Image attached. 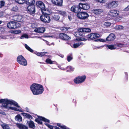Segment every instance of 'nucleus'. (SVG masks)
Returning <instances> with one entry per match:
<instances>
[{"label": "nucleus", "mask_w": 129, "mask_h": 129, "mask_svg": "<svg viewBox=\"0 0 129 129\" xmlns=\"http://www.w3.org/2000/svg\"><path fill=\"white\" fill-rule=\"evenodd\" d=\"M48 52H37L35 54L38 56L40 57H42L44 56H47V55H46V54H47Z\"/></svg>", "instance_id": "24"}, {"label": "nucleus", "mask_w": 129, "mask_h": 129, "mask_svg": "<svg viewBox=\"0 0 129 129\" xmlns=\"http://www.w3.org/2000/svg\"><path fill=\"white\" fill-rule=\"evenodd\" d=\"M54 128L55 129H60L59 127L55 126H54Z\"/></svg>", "instance_id": "55"}, {"label": "nucleus", "mask_w": 129, "mask_h": 129, "mask_svg": "<svg viewBox=\"0 0 129 129\" xmlns=\"http://www.w3.org/2000/svg\"><path fill=\"white\" fill-rule=\"evenodd\" d=\"M15 120L17 121L20 122L22 121V118L20 114H18L15 117Z\"/></svg>", "instance_id": "29"}, {"label": "nucleus", "mask_w": 129, "mask_h": 129, "mask_svg": "<svg viewBox=\"0 0 129 129\" xmlns=\"http://www.w3.org/2000/svg\"><path fill=\"white\" fill-rule=\"evenodd\" d=\"M123 11H129V5H128L126 8H124Z\"/></svg>", "instance_id": "46"}, {"label": "nucleus", "mask_w": 129, "mask_h": 129, "mask_svg": "<svg viewBox=\"0 0 129 129\" xmlns=\"http://www.w3.org/2000/svg\"><path fill=\"white\" fill-rule=\"evenodd\" d=\"M96 1L100 3H104L105 0H95Z\"/></svg>", "instance_id": "49"}, {"label": "nucleus", "mask_w": 129, "mask_h": 129, "mask_svg": "<svg viewBox=\"0 0 129 129\" xmlns=\"http://www.w3.org/2000/svg\"><path fill=\"white\" fill-rule=\"evenodd\" d=\"M30 89L34 95L41 94L44 90L43 87L42 85L36 83H33L31 85Z\"/></svg>", "instance_id": "1"}, {"label": "nucleus", "mask_w": 129, "mask_h": 129, "mask_svg": "<svg viewBox=\"0 0 129 129\" xmlns=\"http://www.w3.org/2000/svg\"><path fill=\"white\" fill-rule=\"evenodd\" d=\"M86 78L85 75L81 76H78L75 78L74 79V83L76 84H79L83 83L85 81Z\"/></svg>", "instance_id": "6"}, {"label": "nucleus", "mask_w": 129, "mask_h": 129, "mask_svg": "<svg viewBox=\"0 0 129 129\" xmlns=\"http://www.w3.org/2000/svg\"><path fill=\"white\" fill-rule=\"evenodd\" d=\"M22 16L20 15H15L13 16V20L17 22H20L22 21Z\"/></svg>", "instance_id": "16"}, {"label": "nucleus", "mask_w": 129, "mask_h": 129, "mask_svg": "<svg viewBox=\"0 0 129 129\" xmlns=\"http://www.w3.org/2000/svg\"><path fill=\"white\" fill-rule=\"evenodd\" d=\"M69 28H70V27L69 28H68L64 27L63 28V29L64 30H68V29Z\"/></svg>", "instance_id": "54"}, {"label": "nucleus", "mask_w": 129, "mask_h": 129, "mask_svg": "<svg viewBox=\"0 0 129 129\" xmlns=\"http://www.w3.org/2000/svg\"><path fill=\"white\" fill-rule=\"evenodd\" d=\"M77 17L81 20H85L87 19L89 17L87 13L85 12H80L77 14Z\"/></svg>", "instance_id": "9"}, {"label": "nucleus", "mask_w": 129, "mask_h": 129, "mask_svg": "<svg viewBox=\"0 0 129 129\" xmlns=\"http://www.w3.org/2000/svg\"><path fill=\"white\" fill-rule=\"evenodd\" d=\"M106 47L109 49L112 50L115 49L116 48V47H115L114 45H107L106 46Z\"/></svg>", "instance_id": "32"}, {"label": "nucleus", "mask_w": 129, "mask_h": 129, "mask_svg": "<svg viewBox=\"0 0 129 129\" xmlns=\"http://www.w3.org/2000/svg\"><path fill=\"white\" fill-rule=\"evenodd\" d=\"M17 3L20 4H22L24 2L25 0H15Z\"/></svg>", "instance_id": "40"}, {"label": "nucleus", "mask_w": 129, "mask_h": 129, "mask_svg": "<svg viewBox=\"0 0 129 129\" xmlns=\"http://www.w3.org/2000/svg\"><path fill=\"white\" fill-rule=\"evenodd\" d=\"M2 27H0V30L2 29Z\"/></svg>", "instance_id": "58"}, {"label": "nucleus", "mask_w": 129, "mask_h": 129, "mask_svg": "<svg viewBox=\"0 0 129 129\" xmlns=\"http://www.w3.org/2000/svg\"><path fill=\"white\" fill-rule=\"evenodd\" d=\"M59 38L63 40H68L70 38L67 34L63 33H60L59 35Z\"/></svg>", "instance_id": "19"}, {"label": "nucleus", "mask_w": 129, "mask_h": 129, "mask_svg": "<svg viewBox=\"0 0 129 129\" xmlns=\"http://www.w3.org/2000/svg\"><path fill=\"white\" fill-rule=\"evenodd\" d=\"M45 62L47 64H52L53 63V61L50 58H47L45 60Z\"/></svg>", "instance_id": "35"}, {"label": "nucleus", "mask_w": 129, "mask_h": 129, "mask_svg": "<svg viewBox=\"0 0 129 129\" xmlns=\"http://www.w3.org/2000/svg\"><path fill=\"white\" fill-rule=\"evenodd\" d=\"M79 4L78 5H74L71 8V10L72 12L78 14L79 13L81 10V8Z\"/></svg>", "instance_id": "14"}, {"label": "nucleus", "mask_w": 129, "mask_h": 129, "mask_svg": "<svg viewBox=\"0 0 129 129\" xmlns=\"http://www.w3.org/2000/svg\"><path fill=\"white\" fill-rule=\"evenodd\" d=\"M127 79H128V75L127 76Z\"/></svg>", "instance_id": "60"}, {"label": "nucleus", "mask_w": 129, "mask_h": 129, "mask_svg": "<svg viewBox=\"0 0 129 129\" xmlns=\"http://www.w3.org/2000/svg\"><path fill=\"white\" fill-rule=\"evenodd\" d=\"M2 127L3 129H10L9 126L7 124L2 125Z\"/></svg>", "instance_id": "37"}, {"label": "nucleus", "mask_w": 129, "mask_h": 129, "mask_svg": "<svg viewBox=\"0 0 129 129\" xmlns=\"http://www.w3.org/2000/svg\"><path fill=\"white\" fill-rule=\"evenodd\" d=\"M79 46L80 45H84V44L82 42H79Z\"/></svg>", "instance_id": "51"}, {"label": "nucleus", "mask_w": 129, "mask_h": 129, "mask_svg": "<svg viewBox=\"0 0 129 129\" xmlns=\"http://www.w3.org/2000/svg\"><path fill=\"white\" fill-rule=\"evenodd\" d=\"M115 28L117 30H120L123 29V27L122 25H116Z\"/></svg>", "instance_id": "38"}, {"label": "nucleus", "mask_w": 129, "mask_h": 129, "mask_svg": "<svg viewBox=\"0 0 129 129\" xmlns=\"http://www.w3.org/2000/svg\"><path fill=\"white\" fill-rule=\"evenodd\" d=\"M5 4V2L3 0L0 1V8H2L4 6Z\"/></svg>", "instance_id": "36"}, {"label": "nucleus", "mask_w": 129, "mask_h": 129, "mask_svg": "<svg viewBox=\"0 0 129 129\" xmlns=\"http://www.w3.org/2000/svg\"><path fill=\"white\" fill-rule=\"evenodd\" d=\"M79 5H80L81 9L83 10H87L90 8L89 5L87 3L83 4L80 3Z\"/></svg>", "instance_id": "18"}, {"label": "nucleus", "mask_w": 129, "mask_h": 129, "mask_svg": "<svg viewBox=\"0 0 129 129\" xmlns=\"http://www.w3.org/2000/svg\"><path fill=\"white\" fill-rule=\"evenodd\" d=\"M42 15L40 17L41 21L45 23H48L50 22L51 19L49 14L44 12L42 13Z\"/></svg>", "instance_id": "5"}, {"label": "nucleus", "mask_w": 129, "mask_h": 129, "mask_svg": "<svg viewBox=\"0 0 129 129\" xmlns=\"http://www.w3.org/2000/svg\"><path fill=\"white\" fill-rule=\"evenodd\" d=\"M52 3L57 6H62L63 3V0H51Z\"/></svg>", "instance_id": "17"}, {"label": "nucleus", "mask_w": 129, "mask_h": 129, "mask_svg": "<svg viewBox=\"0 0 129 129\" xmlns=\"http://www.w3.org/2000/svg\"><path fill=\"white\" fill-rule=\"evenodd\" d=\"M73 59V57H72L71 56L68 55L67 57V61L69 62H70L71 60L72 59Z\"/></svg>", "instance_id": "43"}, {"label": "nucleus", "mask_w": 129, "mask_h": 129, "mask_svg": "<svg viewBox=\"0 0 129 129\" xmlns=\"http://www.w3.org/2000/svg\"><path fill=\"white\" fill-rule=\"evenodd\" d=\"M79 46V43H75L73 44V47L74 48H76Z\"/></svg>", "instance_id": "44"}, {"label": "nucleus", "mask_w": 129, "mask_h": 129, "mask_svg": "<svg viewBox=\"0 0 129 129\" xmlns=\"http://www.w3.org/2000/svg\"><path fill=\"white\" fill-rule=\"evenodd\" d=\"M91 31L90 28H79L78 29V31L76 33L77 37L79 38H81L80 36H83L85 37L84 34L89 33Z\"/></svg>", "instance_id": "4"}, {"label": "nucleus", "mask_w": 129, "mask_h": 129, "mask_svg": "<svg viewBox=\"0 0 129 129\" xmlns=\"http://www.w3.org/2000/svg\"><path fill=\"white\" fill-rule=\"evenodd\" d=\"M44 124L46 126H47L50 129H53V127H54V126L50 125L48 124L45 123Z\"/></svg>", "instance_id": "39"}, {"label": "nucleus", "mask_w": 129, "mask_h": 129, "mask_svg": "<svg viewBox=\"0 0 129 129\" xmlns=\"http://www.w3.org/2000/svg\"><path fill=\"white\" fill-rule=\"evenodd\" d=\"M26 4L28 5H35V0H25Z\"/></svg>", "instance_id": "23"}, {"label": "nucleus", "mask_w": 129, "mask_h": 129, "mask_svg": "<svg viewBox=\"0 0 129 129\" xmlns=\"http://www.w3.org/2000/svg\"><path fill=\"white\" fill-rule=\"evenodd\" d=\"M1 23H2L1 21H0V24Z\"/></svg>", "instance_id": "59"}, {"label": "nucleus", "mask_w": 129, "mask_h": 129, "mask_svg": "<svg viewBox=\"0 0 129 129\" xmlns=\"http://www.w3.org/2000/svg\"><path fill=\"white\" fill-rule=\"evenodd\" d=\"M3 55L1 53H0V56L1 57H2L3 56Z\"/></svg>", "instance_id": "57"}, {"label": "nucleus", "mask_w": 129, "mask_h": 129, "mask_svg": "<svg viewBox=\"0 0 129 129\" xmlns=\"http://www.w3.org/2000/svg\"><path fill=\"white\" fill-rule=\"evenodd\" d=\"M66 69H67V72H71L74 71V69L71 66H69L66 67Z\"/></svg>", "instance_id": "31"}, {"label": "nucleus", "mask_w": 129, "mask_h": 129, "mask_svg": "<svg viewBox=\"0 0 129 129\" xmlns=\"http://www.w3.org/2000/svg\"><path fill=\"white\" fill-rule=\"evenodd\" d=\"M45 28L44 27H40L36 29L35 31L36 32L38 33H43L45 31Z\"/></svg>", "instance_id": "25"}, {"label": "nucleus", "mask_w": 129, "mask_h": 129, "mask_svg": "<svg viewBox=\"0 0 129 129\" xmlns=\"http://www.w3.org/2000/svg\"><path fill=\"white\" fill-rule=\"evenodd\" d=\"M58 14L62 16L63 17L67 16V12L64 11L62 10L58 11Z\"/></svg>", "instance_id": "28"}, {"label": "nucleus", "mask_w": 129, "mask_h": 129, "mask_svg": "<svg viewBox=\"0 0 129 129\" xmlns=\"http://www.w3.org/2000/svg\"><path fill=\"white\" fill-rule=\"evenodd\" d=\"M59 56L62 58H63L64 57V55L62 54H60Z\"/></svg>", "instance_id": "56"}, {"label": "nucleus", "mask_w": 129, "mask_h": 129, "mask_svg": "<svg viewBox=\"0 0 129 129\" xmlns=\"http://www.w3.org/2000/svg\"><path fill=\"white\" fill-rule=\"evenodd\" d=\"M103 12L101 9H95L94 11V13L96 15L100 14Z\"/></svg>", "instance_id": "30"}, {"label": "nucleus", "mask_w": 129, "mask_h": 129, "mask_svg": "<svg viewBox=\"0 0 129 129\" xmlns=\"http://www.w3.org/2000/svg\"><path fill=\"white\" fill-rule=\"evenodd\" d=\"M42 121L48 123L50 122V120L49 119H48L43 117L39 116H38V118L36 119L35 120V121L37 122L39 124L42 125L43 123Z\"/></svg>", "instance_id": "10"}, {"label": "nucleus", "mask_w": 129, "mask_h": 129, "mask_svg": "<svg viewBox=\"0 0 129 129\" xmlns=\"http://www.w3.org/2000/svg\"><path fill=\"white\" fill-rule=\"evenodd\" d=\"M115 35L113 33H111L109 34V36L106 38L107 41H109L114 40L115 38Z\"/></svg>", "instance_id": "20"}, {"label": "nucleus", "mask_w": 129, "mask_h": 129, "mask_svg": "<svg viewBox=\"0 0 129 129\" xmlns=\"http://www.w3.org/2000/svg\"><path fill=\"white\" fill-rule=\"evenodd\" d=\"M60 16L58 15L55 14L52 15L51 18V19L52 20L54 21H58L60 18Z\"/></svg>", "instance_id": "21"}, {"label": "nucleus", "mask_w": 129, "mask_h": 129, "mask_svg": "<svg viewBox=\"0 0 129 129\" xmlns=\"http://www.w3.org/2000/svg\"><path fill=\"white\" fill-rule=\"evenodd\" d=\"M0 113L2 115H5V112L3 111H1L0 112Z\"/></svg>", "instance_id": "52"}, {"label": "nucleus", "mask_w": 129, "mask_h": 129, "mask_svg": "<svg viewBox=\"0 0 129 129\" xmlns=\"http://www.w3.org/2000/svg\"><path fill=\"white\" fill-rule=\"evenodd\" d=\"M26 111L28 112H29V110L27 107H26Z\"/></svg>", "instance_id": "53"}, {"label": "nucleus", "mask_w": 129, "mask_h": 129, "mask_svg": "<svg viewBox=\"0 0 129 129\" xmlns=\"http://www.w3.org/2000/svg\"><path fill=\"white\" fill-rule=\"evenodd\" d=\"M100 37V35L96 33H91L90 34H88L85 36V38H78L77 40L80 41H86L87 40L89 41L90 40H93L98 38Z\"/></svg>", "instance_id": "3"}, {"label": "nucleus", "mask_w": 129, "mask_h": 129, "mask_svg": "<svg viewBox=\"0 0 129 129\" xmlns=\"http://www.w3.org/2000/svg\"><path fill=\"white\" fill-rule=\"evenodd\" d=\"M99 40L100 42H106V40H103L102 39H99Z\"/></svg>", "instance_id": "50"}, {"label": "nucleus", "mask_w": 129, "mask_h": 129, "mask_svg": "<svg viewBox=\"0 0 129 129\" xmlns=\"http://www.w3.org/2000/svg\"><path fill=\"white\" fill-rule=\"evenodd\" d=\"M119 12L117 10L113 9L110 11L108 15V17L111 18H113L114 17H116L119 14Z\"/></svg>", "instance_id": "7"}, {"label": "nucleus", "mask_w": 129, "mask_h": 129, "mask_svg": "<svg viewBox=\"0 0 129 129\" xmlns=\"http://www.w3.org/2000/svg\"><path fill=\"white\" fill-rule=\"evenodd\" d=\"M123 44L120 43H117L116 44L117 46L118 47H121L123 46Z\"/></svg>", "instance_id": "48"}, {"label": "nucleus", "mask_w": 129, "mask_h": 129, "mask_svg": "<svg viewBox=\"0 0 129 129\" xmlns=\"http://www.w3.org/2000/svg\"><path fill=\"white\" fill-rule=\"evenodd\" d=\"M111 23L108 22H105L104 25L105 26L107 27H108L111 25Z\"/></svg>", "instance_id": "42"}, {"label": "nucleus", "mask_w": 129, "mask_h": 129, "mask_svg": "<svg viewBox=\"0 0 129 129\" xmlns=\"http://www.w3.org/2000/svg\"><path fill=\"white\" fill-rule=\"evenodd\" d=\"M3 103L1 106V108L3 109L4 108H7L9 107L8 105H13L16 107L19 108V106L18 103L13 100H10L7 99H0V103Z\"/></svg>", "instance_id": "2"}, {"label": "nucleus", "mask_w": 129, "mask_h": 129, "mask_svg": "<svg viewBox=\"0 0 129 129\" xmlns=\"http://www.w3.org/2000/svg\"><path fill=\"white\" fill-rule=\"evenodd\" d=\"M17 126L20 129H28L27 126L21 124H17Z\"/></svg>", "instance_id": "26"}, {"label": "nucleus", "mask_w": 129, "mask_h": 129, "mask_svg": "<svg viewBox=\"0 0 129 129\" xmlns=\"http://www.w3.org/2000/svg\"><path fill=\"white\" fill-rule=\"evenodd\" d=\"M118 5V2L113 1L111 2L107 3L106 6L107 8L110 9L116 7Z\"/></svg>", "instance_id": "13"}, {"label": "nucleus", "mask_w": 129, "mask_h": 129, "mask_svg": "<svg viewBox=\"0 0 129 129\" xmlns=\"http://www.w3.org/2000/svg\"><path fill=\"white\" fill-rule=\"evenodd\" d=\"M18 10V7L17 6H14L11 9L12 11L14 12H17Z\"/></svg>", "instance_id": "41"}, {"label": "nucleus", "mask_w": 129, "mask_h": 129, "mask_svg": "<svg viewBox=\"0 0 129 129\" xmlns=\"http://www.w3.org/2000/svg\"><path fill=\"white\" fill-rule=\"evenodd\" d=\"M8 110H9V109H10L13 110L14 111H19L20 112H23L21 109H17V108L15 107H8Z\"/></svg>", "instance_id": "27"}, {"label": "nucleus", "mask_w": 129, "mask_h": 129, "mask_svg": "<svg viewBox=\"0 0 129 129\" xmlns=\"http://www.w3.org/2000/svg\"><path fill=\"white\" fill-rule=\"evenodd\" d=\"M27 123H28L29 127L31 128L34 129L36 127V126L32 120H30L29 121H28Z\"/></svg>", "instance_id": "22"}, {"label": "nucleus", "mask_w": 129, "mask_h": 129, "mask_svg": "<svg viewBox=\"0 0 129 129\" xmlns=\"http://www.w3.org/2000/svg\"><path fill=\"white\" fill-rule=\"evenodd\" d=\"M36 5L38 8H40L42 13L43 11H46V9L45 4L43 2L41 1H38L36 2Z\"/></svg>", "instance_id": "12"}, {"label": "nucleus", "mask_w": 129, "mask_h": 129, "mask_svg": "<svg viewBox=\"0 0 129 129\" xmlns=\"http://www.w3.org/2000/svg\"><path fill=\"white\" fill-rule=\"evenodd\" d=\"M28 12L31 14H34L36 12L35 6V5H29L27 7Z\"/></svg>", "instance_id": "15"}, {"label": "nucleus", "mask_w": 129, "mask_h": 129, "mask_svg": "<svg viewBox=\"0 0 129 129\" xmlns=\"http://www.w3.org/2000/svg\"><path fill=\"white\" fill-rule=\"evenodd\" d=\"M25 48L28 51H29L30 52L33 53L34 51L33 50L30 48L27 44H25Z\"/></svg>", "instance_id": "34"}, {"label": "nucleus", "mask_w": 129, "mask_h": 129, "mask_svg": "<svg viewBox=\"0 0 129 129\" xmlns=\"http://www.w3.org/2000/svg\"><path fill=\"white\" fill-rule=\"evenodd\" d=\"M7 26L9 28L14 29L18 27L19 26V24L14 21H11L7 23Z\"/></svg>", "instance_id": "11"}, {"label": "nucleus", "mask_w": 129, "mask_h": 129, "mask_svg": "<svg viewBox=\"0 0 129 129\" xmlns=\"http://www.w3.org/2000/svg\"><path fill=\"white\" fill-rule=\"evenodd\" d=\"M21 37L24 38H25L27 39L28 38V35L26 34H24L21 36Z\"/></svg>", "instance_id": "45"}, {"label": "nucleus", "mask_w": 129, "mask_h": 129, "mask_svg": "<svg viewBox=\"0 0 129 129\" xmlns=\"http://www.w3.org/2000/svg\"><path fill=\"white\" fill-rule=\"evenodd\" d=\"M23 114L24 116H25L26 118L30 119H31L33 118L31 115L29 114L24 113H23Z\"/></svg>", "instance_id": "33"}, {"label": "nucleus", "mask_w": 129, "mask_h": 129, "mask_svg": "<svg viewBox=\"0 0 129 129\" xmlns=\"http://www.w3.org/2000/svg\"><path fill=\"white\" fill-rule=\"evenodd\" d=\"M17 62L21 65L24 66H26L27 64L26 60L24 57L21 55L18 56L17 59Z\"/></svg>", "instance_id": "8"}, {"label": "nucleus", "mask_w": 129, "mask_h": 129, "mask_svg": "<svg viewBox=\"0 0 129 129\" xmlns=\"http://www.w3.org/2000/svg\"><path fill=\"white\" fill-rule=\"evenodd\" d=\"M21 32L20 30H16L14 31V33L15 34H18L21 33Z\"/></svg>", "instance_id": "47"}]
</instances>
